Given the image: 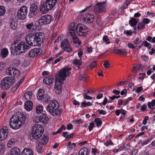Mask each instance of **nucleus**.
Instances as JSON below:
<instances>
[{
  "instance_id": "obj_27",
  "label": "nucleus",
  "mask_w": 155,
  "mask_h": 155,
  "mask_svg": "<svg viewBox=\"0 0 155 155\" xmlns=\"http://www.w3.org/2000/svg\"><path fill=\"white\" fill-rule=\"evenodd\" d=\"M130 18V19L129 20V22L130 25L132 27H135L137 25L139 21V20H137L134 17Z\"/></svg>"
},
{
  "instance_id": "obj_24",
  "label": "nucleus",
  "mask_w": 155,
  "mask_h": 155,
  "mask_svg": "<svg viewBox=\"0 0 155 155\" xmlns=\"http://www.w3.org/2000/svg\"><path fill=\"white\" fill-rule=\"evenodd\" d=\"M32 92L31 91H28L25 93L23 96V99L25 101H27L30 100L32 97Z\"/></svg>"
},
{
  "instance_id": "obj_63",
  "label": "nucleus",
  "mask_w": 155,
  "mask_h": 155,
  "mask_svg": "<svg viewBox=\"0 0 155 155\" xmlns=\"http://www.w3.org/2000/svg\"><path fill=\"white\" fill-rule=\"evenodd\" d=\"M147 15L148 16H150V17H155V14L154 13H150L149 11L147 12Z\"/></svg>"
},
{
  "instance_id": "obj_31",
  "label": "nucleus",
  "mask_w": 155,
  "mask_h": 155,
  "mask_svg": "<svg viewBox=\"0 0 155 155\" xmlns=\"http://www.w3.org/2000/svg\"><path fill=\"white\" fill-rule=\"evenodd\" d=\"M94 122L96 123L97 127H100L102 125V121L101 119L99 118H96L94 120Z\"/></svg>"
},
{
  "instance_id": "obj_33",
  "label": "nucleus",
  "mask_w": 155,
  "mask_h": 155,
  "mask_svg": "<svg viewBox=\"0 0 155 155\" xmlns=\"http://www.w3.org/2000/svg\"><path fill=\"white\" fill-rule=\"evenodd\" d=\"M13 76L15 77H18L20 74V71L16 68H14L12 72Z\"/></svg>"
},
{
  "instance_id": "obj_51",
  "label": "nucleus",
  "mask_w": 155,
  "mask_h": 155,
  "mask_svg": "<svg viewBox=\"0 0 155 155\" xmlns=\"http://www.w3.org/2000/svg\"><path fill=\"white\" fill-rule=\"evenodd\" d=\"M151 140V139L149 138L147 140L143 141L142 143L143 145H145L150 143V142Z\"/></svg>"
},
{
  "instance_id": "obj_18",
  "label": "nucleus",
  "mask_w": 155,
  "mask_h": 155,
  "mask_svg": "<svg viewBox=\"0 0 155 155\" xmlns=\"http://www.w3.org/2000/svg\"><path fill=\"white\" fill-rule=\"evenodd\" d=\"M39 9L40 12L43 14L46 13L48 11L51 10L45 2L40 5Z\"/></svg>"
},
{
  "instance_id": "obj_38",
  "label": "nucleus",
  "mask_w": 155,
  "mask_h": 155,
  "mask_svg": "<svg viewBox=\"0 0 155 155\" xmlns=\"http://www.w3.org/2000/svg\"><path fill=\"white\" fill-rule=\"evenodd\" d=\"M147 105L149 109H151V106L154 107L155 106V99L153 100L151 102H148L147 103Z\"/></svg>"
},
{
  "instance_id": "obj_29",
  "label": "nucleus",
  "mask_w": 155,
  "mask_h": 155,
  "mask_svg": "<svg viewBox=\"0 0 155 155\" xmlns=\"http://www.w3.org/2000/svg\"><path fill=\"white\" fill-rule=\"evenodd\" d=\"M21 155H34L32 150L29 149H24L22 151Z\"/></svg>"
},
{
  "instance_id": "obj_56",
  "label": "nucleus",
  "mask_w": 155,
  "mask_h": 155,
  "mask_svg": "<svg viewBox=\"0 0 155 155\" xmlns=\"http://www.w3.org/2000/svg\"><path fill=\"white\" fill-rule=\"evenodd\" d=\"M63 58V57L62 56H60L58 59H57L53 63V64H57L58 62H59Z\"/></svg>"
},
{
  "instance_id": "obj_21",
  "label": "nucleus",
  "mask_w": 155,
  "mask_h": 155,
  "mask_svg": "<svg viewBox=\"0 0 155 155\" xmlns=\"http://www.w3.org/2000/svg\"><path fill=\"white\" fill-rule=\"evenodd\" d=\"M8 53L9 52L7 48H3L1 51V55L2 59L5 58L8 56Z\"/></svg>"
},
{
  "instance_id": "obj_39",
  "label": "nucleus",
  "mask_w": 155,
  "mask_h": 155,
  "mask_svg": "<svg viewBox=\"0 0 155 155\" xmlns=\"http://www.w3.org/2000/svg\"><path fill=\"white\" fill-rule=\"evenodd\" d=\"M6 12L5 7L3 6H0V16L3 15Z\"/></svg>"
},
{
  "instance_id": "obj_1",
  "label": "nucleus",
  "mask_w": 155,
  "mask_h": 155,
  "mask_svg": "<svg viewBox=\"0 0 155 155\" xmlns=\"http://www.w3.org/2000/svg\"><path fill=\"white\" fill-rule=\"evenodd\" d=\"M68 30L71 36L74 40L73 43L75 44H78V46L81 44V42L77 37L76 31L79 36L83 37H86L90 33L89 29L81 23L76 26L75 23H70L68 27Z\"/></svg>"
},
{
  "instance_id": "obj_46",
  "label": "nucleus",
  "mask_w": 155,
  "mask_h": 155,
  "mask_svg": "<svg viewBox=\"0 0 155 155\" xmlns=\"http://www.w3.org/2000/svg\"><path fill=\"white\" fill-rule=\"evenodd\" d=\"M104 144L106 146H108L113 145L114 144L110 140H107L106 143H104Z\"/></svg>"
},
{
  "instance_id": "obj_22",
  "label": "nucleus",
  "mask_w": 155,
  "mask_h": 155,
  "mask_svg": "<svg viewBox=\"0 0 155 155\" xmlns=\"http://www.w3.org/2000/svg\"><path fill=\"white\" fill-rule=\"evenodd\" d=\"M26 27L27 30L31 32L35 31L36 27L33 22L27 24L26 25Z\"/></svg>"
},
{
  "instance_id": "obj_61",
  "label": "nucleus",
  "mask_w": 155,
  "mask_h": 155,
  "mask_svg": "<svg viewBox=\"0 0 155 155\" xmlns=\"http://www.w3.org/2000/svg\"><path fill=\"white\" fill-rule=\"evenodd\" d=\"M147 106L145 104H143L140 107V109L142 111H145L147 109Z\"/></svg>"
},
{
  "instance_id": "obj_54",
  "label": "nucleus",
  "mask_w": 155,
  "mask_h": 155,
  "mask_svg": "<svg viewBox=\"0 0 155 155\" xmlns=\"http://www.w3.org/2000/svg\"><path fill=\"white\" fill-rule=\"evenodd\" d=\"M143 44L144 46L145 47H148L150 46V48H151V45L149 43H148L147 41H143Z\"/></svg>"
},
{
  "instance_id": "obj_59",
  "label": "nucleus",
  "mask_w": 155,
  "mask_h": 155,
  "mask_svg": "<svg viewBox=\"0 0 155 155\" xmlns=\"http://www.w3.org/2000/svg\"><path fill=\"white\" fill-rule=\"evenodd\" d=\"M84 99L87 100H91L92 98V97L88 96L85 94H84Z\"/></svg>"
},
{
  "instance_id": "obj_5",
  "label": "nucleus",
  "mask_w": 155,
  "mask_h": 155,
  "mask_svg": "<svg viewBox=\"0 0 155 155\" xmlns=\"http://www.w3.org/2000/svg\"><path fill=\"white\" fill-rule=\"evenodd\" d=\"M46 109L51 115L53 116L58 115L62 111L61 108H59L58 102L56 100L51 101L46 107Z\"/></svg>"
},
{
  "instance_id": "obj_37",
  "label": "nucleus",
  "mask_w": 155,
  "mask_h": 155,
  "mask_svg": "<svg viewBox=\"0 0 155 155\" xmlns=\"http://www.w3.org/2000/svg\"><path fill=\"white\" fill-rule=\"evenodd\" d=\"M87 75L86 74H81L78 76V79L80 80L86 81L87 80Z\"/></svg>"
},
{
  "instance_id": "obj_36",
  "label": "nucleus",
  "mask_w": 155,
  "mask_h": 155,
  "mask_svg": "<svg viewBox=\"0 0 155 155\" xmlns=\"http://www.w3.org/2000/svg\"><path fill=\"white\" fill-rule=\"evenodd\" d=\"M145 25L142 22H140L137 24V29L139 30H141L145 28Z\"/></svg>"
},
{
  "instance_id": "obj_12",
  "label": "nucleus",
  "mask_w": 155,
  "mask_h": 155,
  "mask_svg": "<svg viewBox=\"0 0 155 155\" xmlns=\"http://www.w3.org/2000/svg\"><path fill=\"white\" fill-rule=\"evenodd\" d=\"M38 7L37 4L33 3L31 5L28 15L29 18L35 17L37 15L38 12Z\"/></svg>"
},
{
  "instance_id": "obj_11",
  "label": "nucleus",
  "mask_w": 155,
  "mask_h": 155,
  "mask_svg": "<svg viewBox=\"0 0 155 155\" xmlns=\"http://www.w3.org/2000/svg\"><path fill=\"white\" fill-rule=\"evenodd\" d=\"M15 47V48L17 49L19 52L22 53L26 51L27 50L29 49L30 46L26 42L21 41Z\"/></svg>"
},
{
  "instance_id": "obj_23",
  "label": "nucleus",
  "mask_w": 155,
  "mask_h": 155,
  "mask_svg": "<svg viewBox=\"0 0 155 155\" xmlns=\"http://www.w3.org/2000/svg\"><path fill=\"white\" fill-rule=\"evenodd\" d=\"M58 0H46L45 2L51 9H52L55 6Z\"/></svg>"
},
{
  "instance_id": "obj_34",
  "label": "nucleus",
  "mask_w": 155,
  "mask_h": 155,
  "mask_svg": "<svg viewBox=\"0 0 155 155\" xmlns=\"http://www.w3.org/2000/svg\"><path fill=\"white\" fill-rule=\"evenodd\" d=\"M43 110V107L41 105L37 106L36 108V112L38 114L41 113L42 112Z\"/></svg>"
},
{
  "instance_id": "obj_43",
  "label": "nucleus",
  "mask_w": 155,
  "mask_h": 155,
  "mask_svg": "<svg viewBox=\"0 0 155 155\" xmlns=\"http://www.w3.org/2000/svg\"><path fill=\"white\" fill-rule=\"evenodd\" d=\"M15 24L16 22L14 21V20L13 18L12 19L10 20V24L11 27L12 28L14 29L15 28Z\"/></svg>"
},
{
  "instance_id": "obj_17",
  "label": "nucleus",
  "mask_w": 155,
  "mask_h": 155,
  "mask_svg": "<svg viewBox=\"0 0 155 155\" xmlns=\"http://www.w3.org/2000/svg\"><path fill=\"white\" fill-rule=\"evenodd\" d=\"M54 81V78L48 76L44 77L43 82L47 85H51L53 84Z\"/></svg>"
},
{
  "instance_id": "obj_8",
  "label": "nucleus",
  "mask_w": 155,
  "mask_h": 155,
  "mask_svg": "<svg viewBox=\"0 0 155 155\" xmlns=\"http://www.w3.org/2000/svg\"><path fill=\"white\" fill-rule=\"evenodd\" d=\"M53 19V17L49 15L41 16L38 20V23L40 26L46 25L50 24Z\"/></svg>"
},
{
  "instance_id": "obj_58",
  "label": "nucleus",
  "mask_w": 155,
  "mask_h": 155,
  "mask_svg": "<svg viewBox=\"0 0 155 155\" xmlns=\"http://www.w3.org/2000/svg\"><path fill=\"white\" fill-rule=\"evenodd\" d=\"M142 75V76L141 77H139L138 78L140 80H143L145 78V76L146 75L145 73H140L139 74V75L141 76Z\"/></svg>"
},
{
  "instance_id": "obj_49",
  "label": "nucleus",
  "mask_w": 155,
  "mask_h": 155,
  "mask_svg": "<svg viewBox=\"0 0 155 155\" xmlns=\"http://www.w3.org/2000/svg\"><path fill=\"white\" fill-rule=\"evenodd\" d=\"M73 63L75 65H77L79 64V65H81V63L80 62V61L79 59H75L73 60Z\"/></svg>"
},
{
  "instance_id": "obj_41",
  "label": "nucleus",
  "mask_w": 155,
  "mask_h": 155,
  "mask_svg": "<svg viewBox=\"0 0 155 155\" xmlns=\"http://www.w3.org/2000/svg\"><path fill=\"white\" fill-rule=\"evenodd\" d=\"M51 98L49 95L47 94H45L43 100L46 102H48L51 100Z\"/></svg>"
},
{
  "instance_id": "obj_14",
  "label": "nucleus",
  "mask_w": 155,
  "mask_h": 155,
  "mask_svg": "<svg viewBox=\"0 0 155 155\" xmlns=\"http://www.w3.org/2000/svg\"><path fill=\"white\" fill-rule=\"evenodd\" d=\"M42 52V50L39 48H35L30 50L28 53V56L31 58H34L40 55Z\"/></svg>"
},
{
  "instance_id": "obj_53",
  "label": "nucleus",
  "mask_w": 155,
  "mask_h": 155,
  "mask_svg": "<svg viewBox=\"0 0 155 155\" xmlns=\"http://www.w3.org/2000/svg\"><path fill=\"white\" fill-rule=\"evenodd\" d=\"M143 43V41L141 40L140 41L137 42V45H136V46L138 47L139 48H141L142 46Z\"/></svg>"
},
{
  "instance_id": "obj_55",
  "label": "nucleus",
  "mask_w": 155,
  "mask_h": 155,
  "mask_svg": "<svg viewBox=\"0 0 155 155\" xmlns=\"http://www.w3.org/2000/svg\"><path fill=\"white\" fill-rule=\"evenodd\" d=\"M97 111H98L99 113L100 114L104 115L106 114V112L103 110H100L99 109H98Z\"/></svg>"
},
{
  "instance_id": "obj_52",
  "label": "nucleus",
  "mask_w": 155,
  "mask_h": 155,
  "mask_svg": "<svg viewBox=\"0 0 155 155\" xmlns=\"http://www.w3.org/2000/svg\"><path fill=\"white\" fill-rule=\"evenodd\" d=\"M25 109L28 111H30L32 108V107L28 106L27 104H25Z\"/></svg>"
},
{
  "instance_id": "obj_45",
  "label": "nucleus",
  "mask_w": 155,
  "mask_h": 155,
  "mask_svg": "<svg viewBox=\"0 0 155 155\" xmlns=\"http://www.w3.org/2000/svg\"><path fill=\"white\" fill-rule=\"evenodd\" d=\"M67 145L71 149L74 148L76 147V144L74 143H71V141L68 142Z\"/></svg>"
},
{
  "instance_id": "obj_19",
  "label": "nucleus",
  "mask_w": 155,
  "mask_h": 155,
  "mask_svg": "<svg viewBox=\"0 0 155 155\" xmlns=\"http://www.w3.org/2000/svg\"><path fill=\"white\" fill-rule=\"evenodd\" d=\"M38 119L40 122L44 124H47L48 120V118L47 116L45 114L42 113L39 117Z\"/></svg>"
},
{
  "instance_id": "obj_26",
  "label": "nucleus",
  "mask_w": 155,
  "mask_h": 155,
  "mask_svg": "<svg viewBox=\"0 0 155 155\" xmlns=\"http://www.w3.org/2000/svg\"><path fill=\"white\" fill-rule=\"evenodd\" d=\"M89 153L87 148L84 147L82 148L79 150L78 155H88Z\"/></svg>"
},
{
  "instance_id": "obj_2",
  "label": "nucleus",
  "mask_w": 155,
  "mask_h": 155,
  "mask_svg": "<svg viewBox=\"0 0 155 155\" xmlns=\"http://www.w3.org/2000/svg\"><path fill=\"white\" fill-rule=\"evenodd\" d=\"M71 69V67L65 66L58 72L57 76L60 78L56 79L54 86V90L57 94H59L61 91V85L63 81L66 80L67 77L70 76L71 74L70 71Z\"/></svg>"
},
{
  "instance_id": "obj_13",
  "label": "nucleus",
  "mask_w": 155,
  "mask_h": 155,
  "mask_svg": "<svg viewBox=\"0 0 155 155\" xmlns=\"http://www.w3.org/2000/svg\"><path fill=\"white\" fill-rule=\"evenodd\" d=\"M107 5L105 2H97L94 7V11L98 13H102L106 11Z\"/></svg>"
},
{
  "instance_id": "obj_57",
  "label": "nucleus",
  "mask_w": 155,
  "mask_h": 155,
  "mask_svg": "<svg viewBox=\"0 0 155 155\" xmlns=\"http://www.w3.org/2000/svg\"><path fill=\"white\" fill-rule=\"evenodd\" d=\"M5 149V147L3 144L0 143V153H2Z\"/></svg>"
},
{
  "instance_id": "obj_28",
  "label": "nucleus",
  "mask_w": 155,
  "mask_h": 155,
  "mask_svg": "<svg viewBox=\"0 0 155 155\" xmlns=\"http://www.w3.org/2000/svg\"><path fill=\"white\" fill-rule=\"evenodd\" d=\"M11 151L14 155H21V150L18 147H13L11 149Z\"/></svg>"
},
{
  "instance_id": "obj_50",
  "label": "nucleus",
  "mask_w": 155,
  "mask_h": 155,
  "mask_svg": "<svg viewBox=\"0 0 155 155\" xmlns=\"http://www.w3.org/2000/svg\"><path fill=\"white\" fill-rule=\"evenodd\" d=\"M150 20L148 18H144L142 20V22L143 23L144 25L147 24L150 22Z\"/></svg>"
},
{
  "instance_id": "obj_16",
  "label": "nucleus",
  "mask_w": 155,
  "mask_h": 155,
  "mask_svg": "<svg viewBox=\"0 0 155 155\" xmlns=\"http://www.w3.org/2000/svg\"><path fill=\"white\" fill-rule=\"evenodd\" d=\"M83 19L86 22L88 23H91L94 21V16L91 14L86 13Z\"/></svg>"
},
{
  "instance_id": "obj_10",
  "label": "nucleus",
  "mask_w": 155,
  "mask_h": 155,
  "mask_svg": "<svg viewBox=\"0 0 155 155\" xmlns=\"http://www.w3.org/2000/svg\"><path fill=\"white\" fill-rule=\"evenodd\" d=\"M60 47L63 51L68 53H70L72 50V48L68 40L67 39H64L61 41Z\"/></svg>"
},
{
  "instance_id": "obj_32",
  "label": "nucleus",
  "mask_w": 155,
  "mask_h": 155,
  "mask_svg": "<svg viewBox=\"0 0 155 155\" xmlns=\"http://www.w3.org/2000/svg\"><path fill=\"white\" fill-rule=\"evenodd\" d=\"M16 142V140L14 138H12L8 142L7 144V146L9 148L12 147V146L15 145Z\"/></svg>"
},
{
  "instance_id": "obj_4",
  "label": "nucleus",
  "mask_w": 155,
  "mask_h": 155,
  "mask_svg": "<svg viewBox=\"0 0 155 155\" xmlns=\"http://www.w3.org/2000/svg\"><path fill=\"white\" fill-rule=\"evenodd\" d=\"M26 119V117L23 114H18L17 116H13L9 121L10 127L14 130L18 129L21 124L25 123Z\"/></svg>"
},
{
  "instance_id": "obj_3",
  "label": "nucleus",
  "mask_w": 155,
  "mask_h": 155,
  "mask_svg": "<svg viewBox=\"0 0 155 155\" xmlns=\"http://www.w3.org/2000/svg\"><path fill=\"white\" fill-rule=\"evenodd\" d=\"M44 36V34L41 32L30 33L26 36L25 39L30 46H36L41 45L43 42Z\"/></svg>"
},
{
  "instance_id": "obj_40",
  "label": "nucleus",
  "mask_w": 155,
  "mask_h": 155,
  "mask_svg": "<svg viewBox=\"0 0 155 155\" xmlns=\"http://www.w3.org/2000/svg\"><path fill=\"white\" fill-rule=\"evenodd\" d=\"M103 41L105 42V43L107 44H109L110 43L109 39V38L108 36L107 35H105L103 36Z\"/></svg>"
},
{
  "instance_id": "obj_9",
  "label": "nucleus",
  "mask_w": 155,
  "mask_h": 155,
  "mask_svg": "<svg viewBox=\"0 0 155 155\" xmlns=\"http://www.w3.org/2000/svg\"><path fill=\"white\" fill-rule=\"evenodd\" d=\"M27 12L28 8L26 6L21 7L17 12V16L18 18L21 20L25 19L26 17Z\"/></svg>"
},
{
  "instance_id": "obj_6",
  "label": "nucleus",
  "mask_w": 155,
  "mask_h": 155,
  "mask_svg": "<svg viewBox=\"0 0 155 155\" xmlns=\"http://www.w3.org/2000/svg\"><path fill=\"white\" fill-rule=\"evenodd\" d=\"M44 132L43 127L39 124H35L33 126L31 130V135L34 140L39 139Z\"/></svg>"
},
{
  "instance_id": "obj_48",
  "label": "nucleus",
  "mask_w": 155,
  "mask_h": 155,
  "mask_svg": "<svg viewBox=\"0 0 155 155\" xmlns=\"http://www.w3.org/2000/svg\"><path fill=\"white\" fill-rule=\"evenodd\" d=\"M127 53L126 50L125 49H120L119 54L120 55H125Z\"/></svg>"
},
{
  "instance_id": "obj_64",
  "label": "nucleus",
  "mask_w": 155,
  "mask_h": 155,
  "mask_svg": "<svg viewBox=\"0 0 155 155\" xmlns=\"http://www.w3.org/2000/svg\"><path fill=\"white\" fill-rule=\"evenodd\" d=\"M141 58L143 60L145 61H147L149 60V57L146 55H143L141 56Z\"/></svg>"
},
{
  "instance_id": "obj_20",
  "label": "nucleus",
  "mask_w": 155,
  "mask_h": 155,
  "mask_svg": "<svg viewBox=\"0 0 155 155\" xmlns=\"http://www.w3.org/2000/svg\"><path fill=\"white\" fill-rule=\"evenodd\" d=\"M48 134L44 135L43 137L41 138L40 141L38 143L40 144L45 146L48 143Z\"/></svg>"
},
{
  "instance_id": "obj_25",
  "label": "nucleus",
  "mask_w": 155,
  "mask_h": 155,
  "mask_svg": "<svg viewBox=\"0 0 155 155\" xmlns=\"http://www.w3.org/2000/svg\"><path fill=\"white\" fill-rule=\"evenodd\" d=\"M44 92L45 91L43 89H39L37 94V97L38 100L41 101L43 100L44 96L45 94Z\"/></svg>"
},
{
  "instance_id": "obj_42",
  "label": "nucleus",
  "mask_w": 155,
  "mask_h": 155,
  "mask_svg": "<svg viewBox=\"0 0 155 155\" xmlns=\"http://www.w3.org/2000/svg\"><path fill=\"white\" fill-rule=\"evenodd\" d=\"M97 64V62L96 61H92L89 65V67L90 69L94 68Z\"/></svg>"
},
{
  "instance_id": "obj_7",
  "label": "nucleus",
  "mask_w": 155,
  "mask_h": 155,
  "mask_svg": "<svg viewBox=\"0 0 155 155\" xmlns=\"http://www.w3.org/2000/svg\"><path fill=\"white\" fill-rule=\"evenodd\" d=\"M15 82L13 77L7 76L3 78L0 84L1 88L3 90H7L10 88Z\"/></svg>"
},
{
  "instance_id": "obj_44",
  "label": "nucleus",
  "mask_w": 155,
  "mask_h": 155,
  "mask_svg": "<svg viewBox=\"0 0 155 155\" xmlns=\"http://www.w3.org/2000/svg\"><path fill=\"white\" fill-rule=\"evenodd\" d=\"M95 127V125L94 121H93L90 123L89 125L88 126V129L89 131H91L92 130L94 127Z\"/></svg>"
},
{
  "instance_id": "obj_30",
  "label": "nucleus",
  "mask_w": 155,
  "mask_h": 155,
  "mask_svg": "<svg viewBox=\"0 0 155 155\" xmlns=\"http://www.w3.org/2000/svg\"><path fill=\"white\" fill-rule=\"evenodd\" d=\"M14 68L12 67H9L6 68L5 71V74L8 75L13 76L12 72L14 70Z\"/></svg>"
},
{
  "instance_id": "obj_62",
  "label": "nucleus",
  "mask_w": 155,
  "mask_h": 155,
  "mask_svg": "<svg viewBox=\"0 0 155 155\" xmlns=\"http://www.w3.org/2000/svg\"><path fill=\"white\" fill-rule=\"evenodd\" d=\"M127 47L130 48L134 49L135 48V47L134 45L131 43H128L127 44Z\"/></svg>"
},
{
  "instance_id": "obj_60",
  "label": "nucleus",
  "mask_w": 155,
  "mask_h": 155,
  "mask_svg": "<svg viewBox=\"0 0 155 155\" xmlns=\"http://www.w3.org/2000/svg\"><path fill=\"white\" fill-rule=\"evenodd\" d=\"M5 66L3 62H0V71H2L4 69Z\"/></svg>"
},
{
  "instance_id": "obj_35",
  "label": "nucleus",
  "mask_w": 155,
  "mask_h": 155,
  "mask_svg": "<svg viewBox=\"0 0 155 155\" xmlns=\"http://www.w3.org/2000/svg\"><path fill=\"white\" fill-rule=\"evenodd\" d=\"M36 150L39 154H41L42 153V145L40 143L38 144L36 147Z\"/></svg>"
},
{
  "instance_id": "obj_15",
  "label": "nucleus",
  "mask_w": 155,
  "mask_h": 155,
  "mask_svg": "<svg viewBox=\"0 0 155 155\" xmlns=\"http://www.w3.org/2000/svg\"><path fill=\"white\" fill-rule=\"evenodd\" d=\"M8 135V129L6 126H3L0 130V140H4Z\"/></svg>"
},
{
  "instance_id": "obj_47",
  "label": "nucleus",
  "mask_w": 155,
  "mask_h": 155,
  "mask_svg": "<svg viewBox=\"0 0 155 155\" xmlns=\"http://www.w3.org/2000/svg\"><path fill=\"white\" fill-rule=\"evenodd\" d=\"M103 66L105 68H107L110 67V64L109 63V61H108L106 60L104 61L103 63Z\"/></svg>"
}]
</instances>
